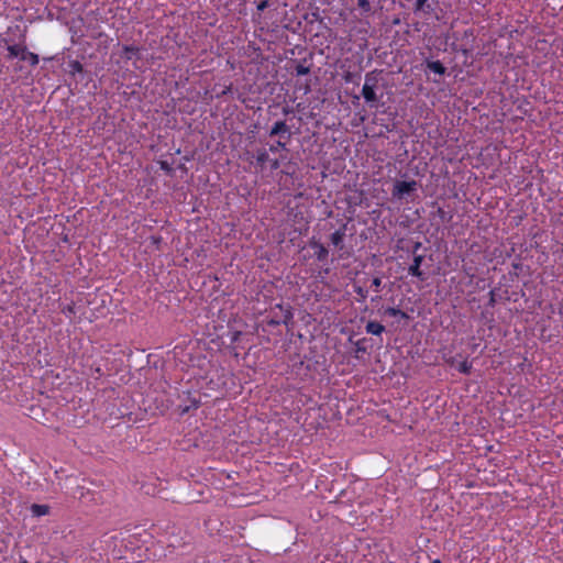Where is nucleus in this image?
<instances>
[{"mask_svg": "<svg viewBox=\"0 0 563 563\" xmlns=\"http://www.w3.org/2000/svg\"><path fill=\"white\" fill-rule=\"evenodd\" d=\"M366 342H367V340H366L365 338H364V339H361V340H358V341H356V342L354 343V345H355V352H356V353H365V352H366V350H367V347H366Z\"/></svg>", "mask_w": 563, "mask_h": 563, "instance_id": "16", "label": "nucleus"}, {"mask_svg": "<svg viewBox=\"0 0 563 563\" xmlns=\"http://www.w3.org/2000/svg\"><path fill=\"white\" fill-rule=\"evenodd\" d=\"M415 11H422L426 14H430L433 11V7L429 0H417L415 3Z\"/></svg>", "mask_w": 563, "mask_h": 563, "instance_id": "9", "label": "nucleus"}, {"mask_svg": "<svg viewBox=\"0 0 563 563\" xmlns=\"http://www.w3.org/2000/svg\"><path fill=\"white\" fill-rule=\"evenodd\" d=\"M428 69L432 70L435 74L444 75L445 74V67L440 60H428L427 62Z\"/></svg>", "mask_w": 563, "mask_h": 563, "instance_id": "10", "label": "nucleus"}, {"mask_svg": "<svg viewBox=\"0 0 563 563\" xmlns=\"http://www.w3.org/2000/svg\"><path fill=\"white\" fill-rule=\"evenodd\" d=\"M161 167H162V169H165V170H169L170 169L166 162H163Z\"/></svg>", "mask_w": 563, "mask_h": 563, "instance_id": "29", "label": "nucleus"}, {"mask_svg": "<svg viewBox=\"0 0 563 563\" xmlns=\"http://www.w3.org/2000/svg\"><path fill=\"white\" fill-rule=\"evenodd\" d=\"M283 112H284L285 114H288V113H290V112H291V110H290L289 108H284V109H283Z\"/></svg>", "mask_w": 563, "mask_h": 563, "instance_id": "30", "label": "nucleus"}, {"mask_svg": "<svg viewBox=\"0 0 563 563\" xmlns=\"http://www.w3.org/2000/svg\"><path fill=\"white\" fill-rule=\"evenodd\" d=\"M345 233H346V224H343L342 228H340L339 230H336L334 233L331 234V243L342 250L344 244V238H345Z\"/></svg>", "mask_w": 563, "mask_h": 563, "instance_id": "5", "label": "nucleus"}, {"mask_svg": "<svg viewBox=\"0 0 563 563\" xmlns=\"http://www.w3.org/2000/svg\"><path fill=\"white\" fill-rule=\"evenodd\" d=\"M123 51H124L125 58H128V59H131L139 52V49L134 46H124Z\"/></svg>", "mask_w": 563, "mask_h": 563, "instance_id": "19", "label": "nucleus"}, {"mask_svg": "<svg viewBox=\"0 0 563 563\" xmlns=\"http://www.w3.org/2000/svg\"><path fill=\"white\" fill-rule=\"evenodd\" d=\"M365 330L368 334L380 335L385 331V327L376 321H368Z\"/></svg>", "mask_w": 563, "mask_h": 563, "instance_id": "8", "label": "nucleus"}, {"mask_svg": "<svg viewBox=\"0 0 563 563\" xmlns=\"http://www.w3.org/2000/svg\"><path fill=\"white\" fill-rule=\"evenodd\" d=\"M362 96L369 107H378L380 97L376 93V88H372L371 86H363Z\"/></svg>", "mask_w": 563, "mask_h": 563, "instance_id": "2", "label": "nucleus"}, {"mask_svg": "<svg viewBox=\"0 0 563 563\" xmlns=\"http://www.w3.org/2000/svg\"><path fill=\"white\" fill-rule=\"evenodd\" d=\"M310 245L316 249L314 256L319 262H323L328 258L329 251L324 245L316 241L311 242Z\"/></svg>", "mask_w": 563, "mask_h": 563, "instance_id": "6", "label": "nucleus"}, {"mask_svg": "<svg viewBox=\"0 0 563 563\" xmlns=\"http://www.w3.org/2000/svg\"><path fill=\"white\" fill-rule=\"evenodd\" d=\"M256 8L258 11H264L266 8H268V1L263 0V1L258 2Z\"/></svg>", "mask_w": 563, "mask_h": 563, "instance_id": "26", "label": "nucleus"}, {"mask_svg": "<svg viewBox=\"0 0 563 563\" xmlns=\"http://www.w3.org/2000/svg\"><path fill=\"white\" fill-rule=\"evenodd\" d=\"M21 59L29 60L32 66H36L40 62L38 55L32 52H29L25 47V53L21 55Z\"/></svg>", "mask_w": 563, "mask_h": 563, "instance_id": "14", "label": "nucleus"}, {"mask_svg": "<svg viewBox=\"0 0 563 563\" xmlns=\"http://www.w3.org/2000/svg\"><path fill=\"white\" fill-rule=\"evenodd\" d=\"M8 52H9V57L10 58H14V57H18L25 53V46H20V45H9L8 46Z\"/></svg>", "mask_w": 563, "mask_h": 563, "instance_id": "13", "label": "nucleus"}, {"mask_svg": "<svg viewBox=\"0 0 563 563\" xmlns=\"http://www.w3.org/2000/svg\"><path fill=\"white\" fill-rule=\"evenodd\" d=\"M471 369H472V364L468 363L467 361H463L459 364L457 366V371L462 374H470L471 373Z\"/></svg>", "mask_w": 563, "mask_h": 563, "instance_id": "17", "label": "nucleus"}, {"mask_svg": "<svg viewBox=\"0 0 563 563\" xmlns=\"http://www.w3.org/2000/svg\"><path fill=\"white\" fill-rule=\"evenodd\" d=\"M354 291L361 297L362 300H365L367 298L368 291L363 287H354Z\"/></svg>", "mask_w": 563, "mask_h": 563, "instance_id": "23", "label": "nucleus"}, {"mask_svg": "<svg viewBox=\"0 0 563 563\" xmlns=\"http://www.w3.org/2000/svg\"><path fill=\"white\" fill-rule=\"evenodd\" d=\"M423 255H415L412 260V264L409 266L408 272L411 276L418 277L421 280H424V274L420 269L421 263L423 262Z\"/></svg>", "mask_w": 563, "mask_h": 563, "instance_id": "3", "label": "nucleus"}, {"mask_svg": "<svg viewBox=\"0 0 563 563\" xmlns=\"http://www.w3.org/2000/svg\"><path fill=\"white\" fill-rule=\"evenodd\" d=\"M30 511L33 517L47 516L51 512V507L48 505L33 504L30 507Z\"/></svg>", "mask_w": 563, "mask_h": 563, "instance_id": "7", "label": "nucleus"}, {"mask_svg": "<svg viewBox=\"0 0 563 563\" xmlns=\"http://www.w3.org/2000/svg\"><path fill=\"white\" fill-rule=\"evenodd\" d=\"M372 286L374 287L375 291H379L380 286H382V278L380 277H375L372 280Z\"/></svg>", "mask_w": 563, "mask_h": 563, "instance_id": "25", "label": "nucleus"}, {"mask_svg": "<svg viewBox=\"0 0 563 563\" xmlns=\"http://www.w3.org/2000/svg\"><path fill=\"white\" fill-rule=\"evenodd\" d=\"M357 5L360 9H362L364 12H369L372 7L369 4L368 0H357Z\"/></svg>", "mask_w": 563, "mask_h": 563, "instance_id": "21", "label": "nucleus"}, {"mask_svg": "<svg viewBox=\"0 0 563 563\" xmlns=\"http://www.w3.org/2000/svg\"><path fill=\"white\" fill-rule=\"evenodd\" d=\"M297 76H305L310 73V68L308 66H305L302 64H298L295 68Z\"/></svg>", "mask_w": 563, "mask_h": 563, "instance_id": "20", "label": "nucleus"}, {"mask_svg": "<svg viewBox=\"0 0 563 563\" xmlns=\"http://www.w3.org/2000/svg\"><path fill=\"white\" fill-rule=\"evenodd\" d=\"M285 150L286 148V142H283L280 139L276 141L274 144H272L268 148L269 152L276 153L278 150Z\"/></svg>", "mask_w": 563, "mask_h": 563, "instance_id": "18", "label": "nucleus"}, {"mask_svg": "<svg viewBox=\"0 0 563 563\" xmlns=\"http://www.w3.org/2000/svg\"><path fill=\"white\" fill-rule=\"evenodd\" d=\"M418 188V183L416 180L410 181H401L397 180L391 190V195L396 199H404L406 196H409L411 192L416 191Z\"/></svg>", "mask_w": 563, "mask_h": 563, "instance_id": "1", "label": "nucleus"}, {"mask_svg": "<svg viewBox=\"0 0 563 563\" xmlns=\"http://www.w3.org/2000/svg\"><path fill=\"white\" fill-rule=\"evenodd\" d=\"M385 314L389 316V317H400L402 319H408L409 316L404 312L402 310L398 309V308H394V307H388L385 309Z\"/></svg>", "mask_w": 563, "mask_h": 563, "instance_id": "15", "label": "nucleus"}, {"mask_svg": "<svg viewBox=\"0 0 563 563\" xmlns=\"http://www.w3.org/2000/svg\"><path fill=\"white\" fill-rule=\"evenodd\" d=\"M421 246H422V244H421L420 242H416V243L413 244V246H412V254H413V256H415V255H418V254H417V252H418V250H419Z\"/></svg>", "mask_w": 563, "mask_h": 563, "instance_id": "27", "label": "nucleus"}, {"mask_svg": "<svg viewBox=\"0 0 563 563\" xmlns=\"http://www.w3.org/2000/svg\"><path fill=\"white\" fill-rule=\"evenodd\" d=\"M73 73H81L84 70L82 65L78 60H74L69 64Z\"/></svg>", "mask_w": 563, "mask_h": 563, "instance_id": "22", "label": "nucleus"}, {"mask_svg": "<svg viewBox=\"0 0 563 563\" xmlns=\"http://www.w3.org/2000/svg\"><path fill=\"white\" fill-rule=\"evenodd\" d=\"M378 71L373 70L365 75L364 85L363 86H371L372 88H377L378 78H377Z\"/></svg>", "mask_w": 563, "mask_h": 563, "instance_id": "11", "label": "nucleus"}, {"mask_svg": "<svg viewBox=\"0 0 563 563\" xmlns=\"http://www.w3.org/2000/svg\"><path fill=\"white\" fill-rule=\"evenodd\" d=\"M494 301H495V299H494V292H493V291H490V302L493 303Z\"/></svg>", "mask_w": 563, "mask_h": 563, "instance_id": "31", "label": "nucleus"}, {"mask_svg": "<svg viewBox=\"0 0 563 563\" xmlns=\"http://www.w3.org/2000/svg\"><path fill=\"white\" fill-rule=\"evenodd\" d=\"M268 163L272 170H276L280 167V163L277 158H269Z\"/></svg>", "mask_w": 563, "mask_h": 563, "instance_id": "24", "label": "nucleus"}, {"mask_svg": "<svg viewBox=\"0 0 563 563\" xmlns=\"http://www.w3.org/2000/svg\"><path fill=\"white\" fill-rule=\"evenodd\" d=\"M291 318H292V313L289 310H287L283 322L287 323Z\"/></svg>", "mask_w": 563, "mask_h": 563, "instance_id": "28", "label": "nucleus"}, {"mask_svg": "<svg viewBox=\"0 0 563 563\" xmlns=\"http://www.w3.org/2000/svg\"><path fill=\"white\" fill-rule=\"evenodd\" d=\"M284 134H287V139L290 137V131H289V128L286 124V122L285 121L275 122L273 128L269 131V136L273 137V136L278 135L282 139Z\"/></svg>", "mask_w": 563, "mask_h": 563, "instance_id": "4", "label": "nucleus"}, {"mask_svg": "<svg viewBox=\"0 0 563 563\" xmlns=\"http://www.w3.org/2000/svg\"><path fill=\"white\" fill-rule=\"evenodd\" d=\"M269 161L268 151L266 148H258L256 151V163L263 168Z\"/></svg>", "mask_w": 563, "mask_h": 563, "instance_id": "12", "label": "nucleus"}]
</instances>
